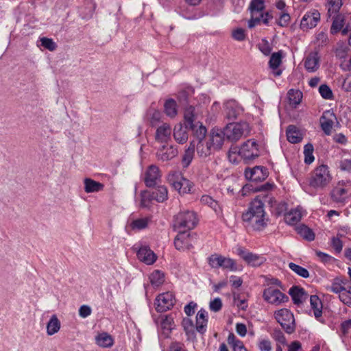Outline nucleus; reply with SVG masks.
<instances>
[{"mask_svg": "<svg viewBox=\"0 0 351 351\" xmlns=\"http://www.w3.org/2000/svg\"><path fill=\"white\" fill-rule=\"evenodd\" d=\"M263 298L266 302L274 306H279L289 300V298L285 293L273 287L264 289Z\"/></svg>", "mask_w": 351, "mask_h": 351, "instance_id": "obj_7", "label": "nucleus"}, {"mask_svg": "<svg viewBox=\"0 0 351 351\" xmlns=\"http://www.w3.org/2000/svg\"><path fill=\"white\" fill-rule=\"evenodd\" d=\"M223 135L232 141H237L241 137L249 135L250 127L246 122L230 123L223 130Z\"/></svg>", "mask_w": 351, "mask_h": 351, "instance_id": "obj_3", "label": "nucleus"}, {"mask_svg": "<svg viewBox=\"0 0 351 351\" xmlns=\"http://www.w3.org/2000/svg\"><path fill=\"white\" fill-rule=\"evenodd\" d=\"M151 221L150 218L149 217H144V218H140L134 220L131 224L130 227L132 230H143L147 227L148 224Z\"/></svg>", "mask_w": 351, "mask_h": 351, "instance_id": "obj_44", "label": "nucleus"}, {"mask_svg": "<svg viewBox=\"0 0 351 351\" xmlns=\"http://www.w3.org/2000/svg\"><path fill=\"white\" fill-rule=\"evenodd\" d=\"M339 168L341 171L351 173V158L341 159L339 162Z\"/></svg>", "mask_w": 351, "mask_h": 351, "instance_id": "obj_55", "label": "nucleus"}, {"mask_svg": "<svg viewBox=\"0 0 351 351\" xmlns=\"http://www.w3.org/2000/svg\"><path fill=\"white\" fill-rule=\"evenodd\" d=\"M197 223L196 214L193 211L186 210L179 213L176 218L175 227L180 230H190Z\"/></svg>", "mask_w": 351, "mask_h": 351, "instance_id": "obj_4", "label": "nucleus"}, {"mask_svg": "<svg viewBox=\"0 0 351 351\" xmlns=\"http://www.w3.org/2000/svg\"><path fill=\"white\" fill-rule=\"evenodd\" d=\"M137 256L141 262L148 265L154 264L157 260L156 254L146 245L139 247L137 251Z\"/></svg>", "mask_w": 351, "mask_h": 351, "instance_id": "obj_17", "label": "nucleus"}, {"mask_svg": "<svg viewBox=\"0 0 351 351\" xmlns=\"http://www.w3.org/2000/svg\"><path fill=\"white\" fill-rule=\"evenodd\" d=\"M41 45L48 50L52 51L56 49V44L51 38L43 37L40 38Z\"/></svg>", "mask_w": 351, "mask_h": 351, "instance_id": "obj_57", "label": "nucleus"}, {"mask_svg": "<svg viewBox=\"0 0 351 351\" xmlns=\"http://www.w3.org/2000/svg\"><path fill=\"white\" fill-rule=\"evenodd\" d=\"M261 23V17L258 14H251V18L248 21V27L253 28Z\"/></svg>", "mask_w": 351, "mask_h": 351, "instance_id": "obj_62", "label": "nucleus"}, {"mask_svg": "<svg viewBox=\"0 0 351 351\" xmlns=\"http://www.w3.org/2000/svg\"><path fill=\"white\" fill-rule=\"evenodd\" d=\"M171 134V128L169 124L162 123L156 131L155 139L160 143H166L170 138Z\"/></svg>", "mask_w": 351, "mask_h": 351, "instance_id": "obj_23", "label": "nucleus"}, {"mask_svg": "<svg viewBox=\"0 0 351 351\" xmlns=\"http://www.w3.org/2000/svg\"><path fill=\"white\" fill-rule=\"evenodd\" d=\"M200 200H201L202 204L209 206L215 211H217L219 208L217 202L215 201V199H213L209 195H203L201 197Z\"/></svg>", "mask_w": 351, "mask_h": 351, "instance_id": "obj_52", "label": "nucleus"}, {"mask_svg": "<svg viewBox=\"0 0 351 351\" xmlns=\"http://www.w3.org/2000/svg\"><path fill=\"white\" fill-rule=\"evenodd\" d=\"M234 300L237 302V306L241 310H246L247 308V304L246 300L245 299H240L239 295L238 294L233 295Z\"/></svg>", "mask_w": 351, "mask_h": 351, "instance_id": "obj_63", "label": "nucleus"}, {"mask_svg": "<svg viewBox=\"0 0 351 351\" xmlns=\"http://www.w3.org/2000/svg\"><path fill=\"white\" fill-rule=\"evenodd\" d=\"M319 92L322 97L326 99L332 98V92L330 87L326 84H322L319 88Z\"/></svg>", "mask_w": 351, "mask_h": 351, "instance_id": "obj_56", "label": "nucleus"}, {"mask_svg": "<svg viewBox=\"0 0 351 351\" xmlns=\"http://www.w3.org/2000/svg\"><path fill=\"white\" fill-rule=\"evenodd\" d=\"M243 221L248 227L256 230L264 228L267 224V215L264 204L258 197L254 198L247 208L242 215Z\"/></svg>", "mask_w": 351, "mask_h": 351, "instance_id": "obj_1", "label": "nucleus"}, {"mask_svg": "<svg viewBox=\"0 0 351 351\" xmlns=\"http://www.w3.org/2000/svg\"><path fill=\"white\" fill-rule=\"evenodd\" d=\"M169 181L175 190L181 195L191 193L193 183L182 175L173 173L169 176Z\"/></svg>", "mask_w": 351, "mask_h": 351, "instance_id": "obj_8", "label": "nucleus"}, {"mask_svg": "<svg viewBox=\"0 0 351 351\" xmlns=\"http://www.w3.org/2000/svg\"><path fill=\"white\" fill-rule=\"evenodd\" d=\"M207 322V312L204 309H200L196 315V330L200 333L204 332Z\"/></svg>", "mask_w": 351, "mask_h": 351, "instance_id": "obj_32", "label": "nucleus"}, {"mask_svg": "<svg viewBox=\"0 0 351 351\" xmlns=\"http://www.w3.org/2000/svg\"><path fill=\"white\" fill-rule=\"evenodd\" d=\"M274 316L277 322L285 330V331L291 334L294 331L295 320L293 315L287 308H282L274 313Z\"/></svg>", "mask_w": 351, "mask_h": 351, "instance_id": "obj_6", "label": "nucleus"}, {"mask_svg": "<svg viewBox=\"0 0 351 351\" xmlns=\"http://www.w3.org/2000/svg\"><path fill=\"white\" fill-rule=\"evenodd\" d=\"M258 49L265 56H268L271 51V48L269 46V43L267 41H266L265 40H263L258 44Z\"/></svg>", "mask_w": 351, "mask_h": 351, "instance_id": "obj_61", "label": "nucleus"}, {"mask_svg": "<svg viewBox=\"0 0 351 351\" xmlns=\"http://www.w3.org/2000/svg\"><path fill=\"white\" fill-rule=\"evenodd\" d=\"M302 217V209L301 207H298L287 213L285 219L288 224L294 225L301 220Z\"/></svg>", "mask_w": 351, "mask_h": 351, "instance_id": "obj_33", "label": "nucleus"}, {"mask_svg": "<svg viewBox=\"0 0 351 351\" xmlns=\"http://www.w3.org/2000/svg\"><path fill=\"white\" fill-rule=\"evenodd\" d=\"M173 137L176 141L180 144L186 143L188 140L186 128L182 123H178L173 129Z\"/></svg>", "mask_w": 351, "mask_h": 351, "instance_id": "obj_29", "label": "nucleus"}, {"mask_svg": "<svg viewBox=\"0 0 351 351\" xmlns=\"http://www.w3.org/2000/svg\"><path fill=\"white\" fill-rule=\"evenodd\" d=\"M95 343L102 348H110L114 345V338L106 332H99L95 337Z\"/></svg>", "mask_w": 351, "mask_h": 351, "instance_id": "obj_22", "label": "nucleus"}, {"mask_svg": "<svg viewBox=\"0 0 351 351\" xmlns=\"http://www.w3.org/2000/svg\"><path fill=\"white\" fill-rule=\"evenodd\" d=\"M152 198L158 202H163L168 198V191L166 186H159L152 192Z\"/></svg>", "mask_w": 351, "mask_h": 351, "instance_id": "obj_38", "label": "nucleus"}, {"mask_svg": "<svg viewBox=\"0 0 351 351\" xmlns=\"http://www.w3.org/2000/svg\"><path fill=\"white\" fill-rule=\"evenodd\" d=\"M179 233L174 240V245L178 250H187L193 247V237L191 234L185 230H178Z\"/></svg>", "mask_w": 351, "mask_h": 351, "instance_id": "obj_12", "label": "nucleus"}, {"mask_svg": "<svg viewBox=\"0 0 351 351\" xmlns=\"http://www.w3.org/2000/svg\"><path fill=\"white\" fill-rule=\"evenodd\" d=\"M228 343L232 346L233 351H247L243 342L237 339L233 333H230L228 337Z\"/></svg>", "mask_w": 351, "mask_h": 351, "instance_id": "obj_40", "label": "nucleus"}, {"mask_svg": "<svg viewBox=\"0 0 351 351\" xmlns=\"http://www.w3.org/2000/svg\"><path fill=\"white\" fill-rule=\"evenodd\" d=\"M243 111V108L235 101H228L225 104V114L229 120L236 119Z\"/></svg>", "mask_w": 351, "mask_h": 351, "instance_id": "obj_19", "label": "nucleus"}, {"mask_svg": "<svg viewBox=\"0 0 351 351\" xmlns=\"http://www.w3.org/2000/svg\"><path fill=\"white\" fill-rule=\"evenodd\" d=\"M175 303V297L171 292L161 293L156 298V309L158 312H165L169 310Z\"/></svg>", "mask_w": 351, "mask_h": 351, "instance_id": "obj_11", "label": "nucleus"}, {"mask_svg": "<svg viewBox=\"0 0 351 351\" xmlns=\"http://www.w3.org/2000/svg\"><path fill=\"white\" fill-rule=\"evenodd\" d=\"M84 191L87 193H97L104 189V185L91 178H85L84 180Z\"/></svg>", "mask_w": 351, "mask_h": 351, "instance_id": "obj_30", "label": "nucleus"}, {"mask_svg": "<svg viewBox=\"0 0 351 351\" xmlns=\"http://www.w3.org/2000/svg\"><path fill=\"white\" fill-rule=\"evenodd\" d=\"M178 150L173 146H162L158 152L157 158L161 161H168L178 155Z\"/></svg>", "mask_w": 351, "mask_h": 351, "instance_id": "obj_25", "label": "nucleus"}, {"mask_svg": "<svg viewBox=\"0 0 351 351\" xmlns=\"http://www.w3.org/2000/svg\"><path fill=\"white\" fill-rule=\"evenodd\" d=\"M289 293L295 304L302 303L307 298V294L304 290L297 287L291 289Z\"/></svg>", "mask_w": 351, "mask_h": 351, "instance_id": "obj_35", "label": "nucleus"}, {"mask_svg": "<svg viewBox=\"0 0 351 351\" xmlns=\"http://www.w3.org/2000/svg\"><path fill=\"white\" fill-rule=\"evenodd\" d=\"M310 304L313 314L317 319L321 317L322 315V302L317 295L310 297Z\"/></svg>", "mask_w": 351, "mask_h": 351, "instance_id": "obj_36", "label": "nucleus"}, {"mask_svg": "<svg viewBox=\"0 0 351 351\" xmlns=\"http://www.w3.org/2000/svg\"><path fill=\"white\" fill-rule=\"evenodd\" d=\"M195 149V141H193L191 143L189 147L185 150L182 158V165L184 168H186L191 163L193 156L194 152Z\"/></svg>", "mask_w": 351, "mask_h": 351, "instance_id": "obj_34", "label": "nucleus"}, {"mask_svg": "<svg viewBox=\"0 0 351 351\" xmlns=\"http://www.w3.org/2000/svg\"><path fill=\"white\" fill-rule=\"evenodd\" d=\"M208 263L213 268L222 267L232 271L238 270L235 261L230 258H226L221 255L213 254L208 258Z\"/></svg>", "mask_w": 351, "mask_h": 351, "instance_id": "obj_9", "label": "nucleus"}, {"mask_svg": "<svg viewBox=\"0 0 351 351\" xmlns=\"http://www.w3.org/2000/svg\"><path fill=\"white\" fill-rule=\"evenodd\" d=\"M302 99V93L298 90L291 89L288 92V99L290 106L295 108L300 104Z\"/></svg>", "mask_w": 351, "mask_h": 351, "instance_id": "obj_39", "label": "nucleus"}, {"mask_svg": "<svg viewBox=\"0 0 351 351\" xmlns=\"http://www.w3.org/2000/svg\"><path fill=\"white\" fill-rule=\"evenodd\" d=\"M298 233L307 241H312L315 239V234L308 227L301 225L297 228Z\"/></svg>", "mask_w": 351, "mask_h": 351, "instance_id": "obj_43", "label": "nucleus"}, {"mask_svg": "<svg viewBox=\"0 0 351 351\" xmlns=\"http://www.w3.org/2000/svg\"><path fill=\"white\" fill-rule=\"evenodd\" d=\"M238 254L248 264L254 267L262 265L265 261L263 256L254 254L242 248L238 249Z\"/></svg>", "mask_w": 351, "mask_h": 351, "instance_id": "obj_18", "label": "nucleus"}, {"mask_svg": "<svg viewBox=\"0 0 351 351\" xmlns=\"http://www.w3.org/2000/svg\"><path fill=\"white\" fill-rule=\"evenodd\" d=\"M343 5L342 0H328V12L330 15L339 12Z\"/></svg>", "mask_w": 351, "mask_h": 351, "instance_id": "obj_47", "label": "nucleus"}, {"mask_svg": "<svg viewBox=\"0 0 351 351\" xmlns=\"http://www.w3.org/2000/svg\"><path fill=\"white\" fill-rule=\"evenodd\" d=\"M154 199L152 198V194L148 191H145L141 193V207H149L151 204V201Z\"/></svg>", "mask_w": 351, "mask_h": 351, "instance_id": "obj_50", "label": "nucleus"}, {"mask_svg": "<svg viewBox=\"0 0 351 351\" xmlns=\"http://www.w3.org/2000/svg\"><path fill=\"white\" fill-rule=\"evenodd\" d=\"M286 132L287 140L291 143H298L303 138L301 132L294 125H289Z\"/></svg>", "mask_w": 351, "mask_h": 351, "instance_id": "obj_31", "label": "nucleus"}, {"mask_svg": "<svg viewBox=\"0 0 351 351\" xmlns=\"http://www.w3.org/2000/svg\"><path fill=\"white\" fill-rule=\"evenodd\" d=\"M147 117L151 124L154 125L160 121L161 114L160 112L157 110L151 109L147 112Z\"/></svg>", "mask_w": 351, "mask_h": 351, "instance_id": "obj_54", "label": "nucleus"}, {"mask_svg": "<svg viewBox=\"0 0 351 351\" xmlns=\"http://www.w3.org/2000/svg\"><path fill=\"white\" fill-rule=\"evenodd\" d=\"M339 298L344 304L351 307V287L347 288L339 295Z\"/></svg>", "mask_w": 351, "mask_h": 351, "instance_id": "obj_53", "label": "nucleus"}, {"mask_svg": "<svg viewBox=\"0 0 351 351\" xmlns=\"http://www.w3.org/2000/svg\"><path fill=\"white\" fill-rule=\"evenodd\" d=\"M160 178V173L158 167L151 165L145 172V182L149 187L156 184L158 180Z\"/></svg>", "mask_w": 351, "mask_h": 351, "instance_id": "obj_21", "label": "nucleus"}, {"mask_svg": "<svg viewBox=\"0 0 351 351\" xmlns=\"http://www.w3.org/2000/svg\"><path fill=\"white\" fill-rule=\"evenodd\" d=\"M197 119V114L193 106H189L186 108L184 111V119L186 124L193 130H195V127L200 123L199 121L195 124V121Z\"/></svg>", "mask_w": 351, "mask_h": 351, "instance_id": "obj_24", "label": "nucleus"}, {"mask_svg": "<svg viewBox=\"0 0 351 351\" xmlns=\"http://www.w3.org/2000/svg\"><path fill=\"white\" fill-rule=\"evenodd\" d=\"M210 309L213 312H218L222 308V301L219 298L211 300L209 304Z\"/></svg>", "mask_w": 351, "mask_h": 351, "instance_id": "obj_59", "label": "nucleus"}, {"mask_svg": "<svg viewBox=\"0 0 351 351\" xmlns=\"http://www.w3.org/2000/svg\"><path fill=\"white\" fill-rule=\"evenodd\" d=\"M348 51H349V48L347 46H346L344 45H340L336 49L335 53L338 58L343 59L347 56Z\"/></svg>", "mask_w": 351, "mask_h": 351, "instance_id": "obj_60", "label": "nucleus"}, {"mask_svg": "<svg viewBox=\"0 0 351 351\" xmlns=\"http://www.w3.org/2000/svg\"><path fill=\"white\" fill-rule=\"evenodd\" d=\"M289 267L290 269H291L293 272H295L298 276L306 278L309 276V273L308 270L298 265H296L293 263H290L289 264Z\"/></svg>", "mask_w": 351, "mask_h": 351, "instance_id": "obj_48", "label": "nucleus"}, {"mask_svg": "<svg viewBox=\"0 0 351 351\" xmlns=\"http://www.w3.org/2000/svg\"><path fill=\"white\" fill-rule=\"evenodd\" d=\"M238 154L246 162L253 160L260 155V149L256 141L250 139L243 143L238 150Z\"/></svg>", "mask_w": 351, "mask_h": 351, "instance_id": "obj_5", "label": "nucleus"}, {"mask_svg": "<svg viewBox=\"0 0 351 351\" xmlns=\"http://www.w3.org/2000/svg\"><path fill=\"white\" fill-rule=\"evenodd\" d=\"M164 111L167 116L174 118L178 114V105L173 99H167L164 104Z\"/></svg>", "mask_w": 351, "mask_h": 351, "instance_id": "obj_37", "label": "nucleus"}, {"mask_svg": "<svg viewBox=\"0 0 351 351\" xmlns=\"http://www.w3.org/2000/svg\"><path fill=\"white\" fill-rule=\"evenodd\" d=\"M149 280L152 286L159 287L165 282V274L160 270H155L150 274Z\"/></svg>", "mask_w": 351, "mask_h": 351, "instance_id": "obj_42", "label": "nucleus"}, {"mask_svg": "<svg viewBox=\"0 0 351 351\" xmlns=\"http://www.w3.org/2000/svg\"><path fill=\"white\" fill-rule=\"evenodd\" d=\"M282 57L281 51L276 52L271 54L269 61V68L272 69L273 74L275 76H280L282 73V71L278 69L282 62Z\"/></svg>", "mask_w": 351, "mask_h": 351, "instance_id": "obj_28", "label": "nucleus"}, {"mask_svg": "<svg viewBox=\"0 0 351 351\" xmlns=\"http://www.w3.org/2000/svg\"><path fill=\"white\" fill-rule=\"evenodd\" d=\"M344 16L343 15L339 14L336 16L332 21L331 27H330V33L332 34H335L340 31L342 32V30L344 29Z\"/></svg>", "mask_w": 351, "mask_h": 351, "instance_id": "obj_41", "label": "nucleus"}, {"mask_svg": "<svg viewBox=\"0 0 351 351\" xmlns=\"http://www.w3.org/2000/svg\"><path fill=\"white\" fill-rule=\"evenodd\" d=\"M205 138L210 145L213 150L214 152L217 151L221 148L223 144V132L218 128H213L210 132L208 136Z\"/></svg>", "mask_w": 351, "mask_h": 351, "instance_id": "obj_13", "label": "nucleus"}, {"mask_svg": "<svg viewBox=\"0 0 351 351\" xmlns=\"http://www.w3.org/2000/svg\"><path fill=\"white\" fill-rule=\"evenodd\" d=\"M348 192L347 184L343 181L339 182L331 191V198L335 202L343 203L348 198Z\"/></svg>", "mask_w": 351, "mask_h": 351, "instance_id": "obj_14", "label": "nucleus"}, {"mask_svg": "<svg viewBox=\"0 0 351 351\" xmlns=\"http://www.w3.org/2000/svg\"><path fill=\"white\" fill-rule=\"evenodd\" d=\"M313 146L311 143L305 145L304 147V162L306 164H311L314 161Z\"/></svg>", "mask_w": 351, "mask_h": 351, "instance_id": "obj_46", "label": "nucleus"}, {"mask_svg": "<svg viewBox=\"0 0 351 351\" xmlns=\"http://www.w3.org/2000/svg\"><path fill=\"white\" fill-rule=\"evenodd\" d=\"M320 57L317 52L309 53L304 58L305 69L310 73L315 72L319 67Z\"/></svg>", "mask_w": 351, "mask_h": 351, "instance_id": "obj_20", "label": "nucleus"}, {"mask_svg": "<svg viewBox=\"0 0 351 351\" xmlns=\"http://www.w3.org/2000/svg\"><path fill=\"white\" fill-rule=\"evenodd\" d=\"M61 328V322L56 315H52L46 326V333L48 336H52L58 333Z\"/></svg>", "mask_w": 351, "mask_h": 351, "instance_id": "obj_27", "label": "nucleus"}, {"mask_svg": "<svg viewBox=\"0 0 351 351\" xmlns=\"http://www.w3.org/2000/svg\"><path fill=\"white\" fill-rule=\"evenodd\" d=\"M249 9L250 13L259 14L265 9V3L263 0H252L250 4Z\"/></svg>", "mask_w": 351, "mask_h": 351, "instance_id": "obj_45", "label": "nucleus"}, {"mask_svg": "<svg viewBox=\"0 0 351 351\" xmlns=\"http://www.w3.org/2000/svg\"><path fill=\"white\" fill-rule=\"evenodd\" d=\"M336 121V116L332 112L327 110L323 113L320 118V124L322 129L326 135H330L331 134Z\"/></svg>", "mask_w": 351, "mask_h": 351, "instance_id": "obj_16", "label": "nucleus"}, {"mask_svg": "<svg viewBox=\"0 0 351 351\" xmlns=\"http://www.w3.org/2000/svg\"><path fill=\"white\" fill-rule=\"evenodd\" d=\"M291 21L290 14L287 11L280 12L279 17L277 21L278 25L281 27H287Z\"/></svg>", "mask_w": 351, "mask_h": 351, "instance_id": "obj_51", "label": "nucleus"}, {"mask_svg": "<svg viewBox=\"0 0 351 351\" xmlns=\"http://www.w3.org/2000/svg\"><path fill=\"white\" fill-rule=\"evenodd\" d=\"M320 21V14L315 9L306 12L301 19L300 27L306 32L311 29L315 27Z\"/></svg>", "mask_w": 351, "mask_h": 351, "instance_id": "obj_10", "label": "nucleus"}, {"mask_svg": "<svg viewBox=\"0 0 351 351\" xmlns=\"http://www.w3.org/2000/svg\"><path fill=\"white\" fill-rule=\"evenodd\" d=\"M346 287L343 282L338 279L335 280L332 285L328 288V290L339 295Z\"/></svg>", "mask_w": 351, "mask_h": 351, "instance_id": "obj_49", "label": "nucleus"}, {"mask_svg": "<svg viewBox=\"0 0 351 351\" xmlns=\"http://www.w3.org/2000/svg\"><path fill=\"white\" fill-rule=\"evenodd\" d=\"M232 37L239 41L243 40L245 38V31L241 28L237 29L233 31Z\"/></svg>", "mask_w": 351, "mask_h": 351, "instance_id": "obj_64", "label": "nucleus"}, {"mask_svg": "<svg viewBox=\"0 0 351 351\" xmlns=\"http://www.w3.org/2000/svg\"><path fill=\"white\" fill-rule=\"evenodd\" d=\"M332 179L329 167L326 165H321L311 173L309 186L316 190L323 189L330 183Z\"/></svg>", "mask_w": 351, "mask_h": 351, "instance_id": "obj_2", "label": "nucleus"}, {"mask_svg": "<svg viewBox=\"0 0 351 351\" xmlns=\"http://www.w3.org/2000/svg\"><path fill=\"white\" fill-rule=\"evenodd\" d=\"M258 347L261 351H271L272 349L271 342L268 339H262L258 343Z\"/></svg>", "mask_w": 351, "mask_h": 351, "instance_id": "obj_58", "label": "nucleus"}, {"mask_svg": "<svg viewBox=\"0 0 351 351\" xmlns=\"http://www.w3.org/2000/svg\"><path fill=\"white\" fill-rule=\"evenodd\" d=\"M195 148L197 155L201 158H206L214 152L206 138L199 139L195 143Z\"/></svg>", "mask_w": 351, "mask_h": 351, "instance_id": "obj_26", "label": "nucleus"}, {"mask_svg": "<svg viewBox=\"0 0 351 351\" xmlns=\"http://www.w3.org/2000/svg\"><path fill=\"white\" fill-rule=\"evenodd\" d=\"M245 176L247 180L252 182H261L267 177V169L261 166H256L245 171Z\"/></svg>", "mask_w": 351, "mask_h": 351, "instance_id": "obj_15", "label": "nucleus"}]
</instances>
